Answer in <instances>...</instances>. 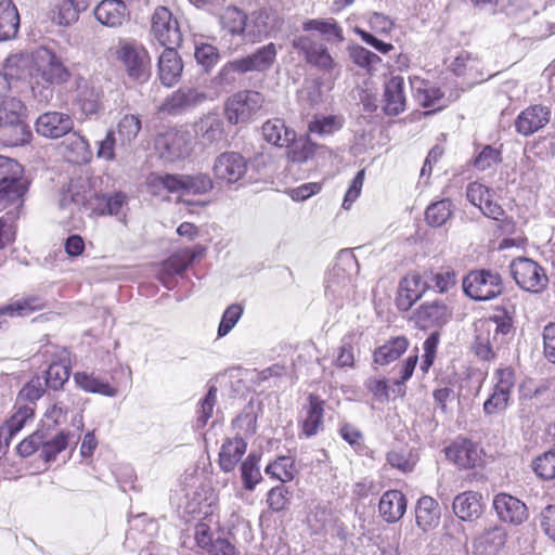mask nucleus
<instances>
[{
  "mask_svg": "<svg viewBox=\"0 0 555 555\" xmlns=\"http://www.w3.org/2000/svg\"><path fill=\"white\" fill-rule=\"evenodd\" d=\"M80 10H83L82 7H78L76 2L72 0H62L57 4L54 21L61 26H68L78 20Z\"/></svg>",
  "mask_w": 555,
  "mask_h": 555,
  "instance_id": "e2e57ef3",
  "label": "nucleus"
},
{
  "mask_svg": "<svg viewBox=\"0 0 555 555\" xmlns=\"http://www.w3.org/2000/svg\"><path fill=\"white\" fill-rule=\"evenodd\" d=\"M204 249L202 247H195L194 249H183L180 253L171 256L166 261L167 270L180 274L186 270V268L194 261V259L202 255Z\"/></svg>",
  "mask_w": 555,
  "mask_h": 555,
  "instance_id": "864d4df0",
  "label": "nucleus"
},
{
  "mask_svg": "<svg viewBox=\"0 0 555 555\" xmlns=\"http://www.w3.org/2000/svg\"><path fill=\"white\" fill-rule=\"evenodd\" d=\"M194 134L202 147L217 146L225 138L223 120L218 114L209 113L194 124Z\"/></svg>",
  "mask_w": 555,
  "mask_h": 555,
  "instance_id": "a211bd4d",
  "label": "nucleus"
},
{
  "mask_svg": "<svg viewBox=\"0 0 555 555\" xmlns=\"http://www.w3.org/2000/svg\"><path fill=\"white\" fill-rule=\"evenodd\" d=\"M506 532L501 527H492L485 530L474 543L478 555H495L505 544Z\"/></svg>",
  "mask_w": 555,
  "mask_h": 555,
  "instance_id": "72a5a7b5",
  "label": "nucleus"
},
{
  "mask_svg": "<svg viewBox=\"0 0 555 555\" xmlns=\"http://www.w3.org/2000/svg\"><path fill=\"white\" fill-rule=\"evenodd\" d=\"M324 401L315 395L309 396V406L302 421V434L309 438L319 433L323 424Z\"/></svg>",
  "mask_w": 555,
  "mask_h": 555,
  "instance_id": "ea45409f",
  "label": "nucleus"
},
{
  "mask_svg": "<svg viewBox=\"0 0 555 555\" xmlns=\"http://www.w3.org/2000/svg\"><path fill=\"white\" fill-rule=\"evenodd\" d=\"M78 101L86 114H95L101 108L100 92L90 88L86 81L78 85Z\"/></svg>",
  "mask_w": 555,
  "mask_h": 555,
  "instance_id": "5fc2aeb1",
  "label": "nucleus"
},
{
  "mask_svg": "<svg viewBox=\"0 0 555 555\" xmlns=\"http://www.w3.org/2000/svg\"><path fill=\"white\" fill-rule=\"evenodd\" d=\"M415 518L417 526L426 531L436 527L440 519V508L431 496H422L416 505Z\"/></svg>",
  "mask_w": 555,
  "mask_h": 555,
  "instance_id": "58836bf2",
  "label": "nucleus"
},
{
  "mask_svg": "<svg viewBox=\"0 0 555 555\" xmlns=\"http://www.w3.org/2000/svg\"><path fill=\"white\" fill-rule=\"evenodd\" d=\"M114 54L130 79L145 82L150 78L151 57L142 44L135 41L121 40Z\"/></svg>",
  "mask_w": 555,
  "mask_h": 555,
  "instance_id": "39448f33",
  "label": "nucleus"
},
{
  "mask_svg": "<svg viewBox=\"0 0 555 555\" xmlns=\"http://www.w3.org/2000/svg\"><path fill=\"white\" fill-rule=\"evenodd\" d=\"M493 507L499 518L505 522L520 525L528 518L525 503L507 493L496 494L493 500Z\"/></svg>",
  "mask_w": 555,
  "mask_h": 555,
  "instance_id": "5701e85b",
  "label": "nucleus"
},
{
  "mask_svg": "<svg viewBox=\"0 0 555 555\" xmlns=\"http://www.w3.org/2000/svg\"><path fill=\"white\" fill-rule=\"evenodd\" d=\"M408 347L409 340L405 336L392 337L374 351V362L379 365H387L399 359Z\"/></svg>",
  "mask_w": 555,
  "mask_h": 555,
  "instance_id": "e433bc0d",
  "label": "nucleus"
},
{
  "mask_svg": "<svg viewBox=\"0 0 555 555\" xmlns=\"http://www.w3.org/2000/svg\"><path fill=\"white\" fill-rule=\"evenodd\" d=\"M211 12L219 16L220 25L233 36H243L247 15L236 7H228L222 12L217 8Z\"/></svg>",
  "mask_w": 555,
  "mask_h": 555,
  "instance_id": "79ce46f5",
  "label": "nucleus"
},
{
  "mask_svg": "<svg viewBox=\"0 0 555 555\" xmlns=\"http://www.w3.org/2000/svg\"><path fill=\"white\" fill-rule=\"evenodd\" d=\"M422 85H424L423 88L416 89V99L420 105H422L425 108H431L433 112L439 111L442 107L447 106L448 100L444 99L443 93L439 88L428 86L423 81Z\"/></svg>",
  "mask_w": 555,
  "mask_h": 555,
  "instance_id": "49530a36",
  "label": "nucleus"
},
{
  "mask_svg": "<svg viewBox=\"0 0 555 555\" xmlns=\"http://www.w3.org/2000/svg\"><path fill=\"white\" fill-rule=\"evenodd\" d=\"M263 139L275 146H288L295 139V131L285 126L284 120L273 118L262 125Z\"/></svg>",
  "mask_w": 555,
  "mask_h": 555,
  "instance_id": "f704fd0d",
  "label": "nucleus"
},
{
  "mask_svg": "<svg viewBox=\"0 0 555 555\" xmlns=\"http://www.w3.org/2000/svg\"><path fill=\"white\" fill-rule=\"evenodd\" d=\"M550 119L551 109L547 106L531 105L517 116L515 128L519 134L529 137L545 127Z\"/></svg>",
  "mask_w": 555,
  "mask_h": 555,
  "instance_id": "aec40b11",
  "label": "nucleus"
},
{
  "mask_svg": "<svg viewBox=\"0 0 555 555\" xmlns=\"http://www.w3.org/2000/svg\"><path fill=\"white\" fill-rule=\"evenodd\" d=\"M463 289L474 300H491L502 293L503 281L490 270L473 271L464 279Z\"/></svg>",
  "mask_w": 555,
  "mask_h": 555,
  "instance_id": "6e6552de",
  "label": "nucleus"
},
{
  "mask_svg": "<svg viewBox=\"0 0 555 555\" xmlns=\"http://www.w3.org/2000/svg\"><path fill=\"white\" fill-rule=\"evenodd\" d=\"M278 54L276 44L270 42L258 48L253 53L238 57L245 74L251 72L262 73L269 70L275 62Z\"/></svg>",
  "mask_w": 555,
  "mask_h": 555,
  "instance_id": "bb28decb",
  "label": "nucleus"
},
{
  "mask_svg": "<svg viewBox=\"0 0 555 555\" xmlns=\"http://www.w3.org/2000/svg\"><path fill=\"white\" fill-rule=\"evenodd\" d=\"M302 29L306 33L315 31L323 36L326 41H343V30L333 18L326 20H309L302 24Z\"/></svg>",
  "mask_w": 555,
  "mask_h": 555,
  "instance_id": "a18cd8bd",
  "label": "nucleus"
},
{
  "mask_svg": "<svg viewBox=\"0 0 555 555\" xmlns=\"http://www.w3.org/2000/svg\"><path fill=\"white\" fill-rule=\"evenodd\" d=\"M33 65V52L29 53H16L10 55L5 61L7 76L21 77L26 70Z\"/></svg>",
  "mask_w": 555,
  "mask_h": 555,
  "instance_id": "680f3d73",
  "label": "nucleus"
},
{
  "mask_svg": "<svg viewBox=\"0 0 555 555\" xmlns=\"http://www.w3.org/2000/svg\"><path fill=\"white\" fill-rule=\"evenodd\" d=\"M263 96L257 91H240L233 94L225 104V114L230 124L245 122L262 106Z\"/></svg>",
  "mask_w": 555,
  "mask_h": 555,
  "instance_id": "9b49d317",
  "label": "nucleus"
},
{
  "mask_svg": "<svg viewBox=\"0 0 555 555\" xmlns=\"http://www.w3.org/2000/svg\"><path fill=\"white\" fill-rule=\"evenodd\" d=\"M532 469L543 480L555 478V449L544 452L532 462Z\"/></svg>",
  "mask_w": 555,
  "mask_h": 555,
  "instance_id": "4d7b16f0",
  "label": "nucleus"
},
{
  "mask_svg": "<svg viewBox=\"0 0 555 555\" xmlns=\"http://www.w3.org/2000/svg\"><path fill=\"white\" fill-rule=\"evenodd\" d=\"M69 366L65 362H52L44 373V385L53 390L61 389L69 378Z\"/></svg>",
  "mask_w": 555,
  "mask_h": 555,
  "instance_id": "603ef678",
  "label": "nucleus"
},
{
  "mask_svg": "<svg viewBox=\"0 0 555 555\" xmlns=\"http://www.w3.org/2000/svg\"><path fill=\"white\" fill-rule=\"evenodd\" d=\"M343 127V118L338 116L315 117L309 125V130L319 134H332Z\"/></svg>",
  "mask_w": 555,
  "mask_h": 555,
  "instance_id": "69168bd1",
  "label": "nucleus"
},
{
  "mask_svg": "<svg viewBox=\"0 0 555 555\" xmlns=\"http://www.w3.org/2000/svg\"><path fill=\"white\" fill-rule=\"evenodd\" d=\"M477 334L473 343L475 354L483 360L491 361L495 358L496 351L500 349L501 343L496 336H492L491 324L482 323L477 327Z\"/></svg>",
  "mask_w": 555,
  "mask_h": 555,
  "instance_id": "c756f323",
  "label": "nucleus"
},
{
  "mask_svg": "<svg viewBox=\"0 0 555 555\" xmlns=\"http://www.w3.org/2000/svg\"><path fill=\"white\" fill-rule=\"evenodd\" d=\"M95 18L104 26L120 27L129 12L122 0H102L94 9Z\"/></svg>",
  "mask_w": 555,
  "mask_h": 555,
  "instance_id": "a878e982",
  "label": "nucleus"
},
{
  "mask_svg": "<svg viewBox=\"0 0 555 555\" xmlns=\"http://www.w3.org/2000/svg\"><path fill=\"white\" fill-rule=\"evenodd\" d=\"M452 509L463 521H474L483 513L482 495L477 491H464L453 499Z\"/></svg>",
  "mask_w": 555,
  "mask_h": 555,
  "instance_id": "b1692460",
  "label": "nucleus"
},
{
  "mask_svg": "<svg viewBox=\"0 0 555 555\" xmlns=\"http://www.w3.org/2000/svg\"><path fill=\"white\" fill-rule=\"evenodd\" d=\"M99 194L91 190L85 180L73 181L67 191L62 193L60 207H77L88 215L98 212Z\"/></svg>",
  "mask_w": 555,
  "mask_h": 555,
  "instance_id": "2eb2a0df",
  "label": "nucleus"
},
{
  "mask_svg": "<svg viewBox=\"0 0 555 555\" xmlns=\"http://www.w3.org/2000/svg\"><path fill=\"white\" fill-rule=\"evenodd\" d=\"M264 472L273 479L283 483L288 482L295 477V462L291 456H279L266 467Z\"/></svg>",
  "mask_w": 555,
  "mask_h": 555,
  "instance_id": "de8ad7c7",
  "label": "nucleus"
},
{
  "mask_svg": "<svg viewBox=\"0 0 555 555\" xmlns=\"http://www.w3.org/2000/svg\"><path fill=\"white\" fill-rule=\"evenodd\" d=\"M453 214V205L450 199H441L430 204L425 211V219L431 227H441Z\"/></svg>",
  "mask_w": 555,
  "mask_h": 555,
  "instance_id": "8fccbe9b",
  "label": "nucleus"
},
{
  "mask_svg": "<svg viewBox=\"0 0 555 555\" xmlns=\"http://www.w3.org/2000/svg\"><path fill=\"white\" fill-rule=\"evenodd\" d=\"M191 134L188 130L170 129L155 139V151L169 163L184 159L191 152Z\"/></svg>",
  "mask_w": 555,
  "mask_h": 555,
  "instance_id": "1a4fd4ad",
  "label": "nucleus"
},
{
  "mask_svg": "<svg viewBox=\"0 0 555 555\" xmlns=\"http://www.w3.org/2000/svg\"><path fill=\"white\" fill-rule=\"evenodd\" d=\"M286 147L287 157L293 163H305L314 154V145L306 138H295Z\"/></svg>",
  "mask_w": 555,
  "mask_h": 555,
  "instance_id": "13d9d810",
  "label": "nucleus"
},
{
  "mask_svg": "<svg viewBox=\"0 0 555 555\" xmlns=\"http://www.w3.org/2000/svg\"><path fill=\"white\" fill-rule=\"evenodd\" d=\"M405 108L404 79L393 76L385 83L384 111L387 115L396 116Z\"/></svg>",
  "mask_w": 555,
  "mask_h": 555,
  "instance_id": "c85d7f7f",
  "label": "nucleus"
},
{
  "mask_svg": "<svg viewBox=\"0 0 555 555\" xmlns=\"http://www.w3.org/2000/svg\"><path fill=\"white\" fill-rule=\"evenodd\" d=\"M448 318V307L438 300L423 304L416 312V319L423 326L443 324Z\"/></svg>",
  "mask_w": 555,
  "mask_h": 555,
  "instance_id": "37998d69",
  "label": "nucleus"
},
{
  "mask_svg": "<svg viewBox=\"0 0 555 555\" xmlns=\"http://www.w3.org/2000/svg\"><path fill=\"white\" fill-rule=\"evenodd\" d=\"M247 443L241 437L228 439L219 454V465L223 472H232L246 452Z\"/></svg>",
  "mask_w": 555,
  "mask_h": 555,
  "instance_id": "c9c22d12",
  "label": "nucleus"
},
{
  "mask_svg": "<svg viewBox=\"0 0 555 555\" xmlns=\"http://www.w3.org/2000/svg\"><path fill=\"white\" fill-rule=\"evenodd\" d=\"M26 107L16 98L0 101V140L7 146L26 144L31 139L29 126L23 120Z\"/></svg>",
  "mask_w": 555,
  "mask_h": 555,
  "instance_id": "7ed1b4c3",
  "label": "nucleus"
},
{
  "mask_svg": "<svg viewBox=\"0 0 555 555\" xmlns=\"http://www.w3.org/2000/svg\"><path fill=\"white\" fill-rule=\"evenodd\" d=\"M216 500L214 490L199 476L193 474L186 475L180 489L171 495V502L179 511L204 518L212 514Z\"/></svg>",
  "mask_w": 555,
  "mask_h": 555,
  "instance_id": "f03ea898",
  "label": "nucleus"
},
{
  "mask_svg": "<svg viewBox=\"0 0 555 555\" xmlns=\"http://www.w3.org/2000/svg\"><path fill=\"white\" fill-rule=\"evenodd\" d=\"M23 167L10 157L0 155V206H22L23 196L28 190V181L23 176Z\"/></svg>",
  "mask_w": 555,
  "mask_h": 555,
  "instance_id": "20e7f679",
  "label": "nucleus"
},
{
  "mask_svg": "<svg viewBox=\"0 0 555 555\" xmlns=\"http://www.w3.org/2000/svg\"><path fill=\"white\" fill-rule=\"evenodd\" d=\"M74 121L69 115L60 112H48L36 121V130L46 138L57 139L73 130Z\"/></svg>",
  "mask_w": 555,
  "mask_h": 555,
  "instance_id": "4be33fe9",
  "label": "nucleus"
},
{
  "mask_svg": "<svg viewBox=\"0 0 555 555\" xmlns=\"http://www.w3.org/2000/svg\"><path fill=\"white\" fill-rule=\"evenodd\" d=\"M194 56L205 70H210L219 61V51L209 43L196 44Z\"/></svg>",
  "mask_w": 555,
  "mask_h": 555,
  "instance_id": "774afa93",
  "label": "nucleus"
},
{
  "mask_svg": "<svg viewBox=\"0 0 555 555\" xmlns=\"http://www.w3.org/2000/svg\"><path fill=\"white\" fill-rule=\"evenodd\" d=\"M387 462L390 466L403 472H411L416 463L415 456L406 449L392 450L387 454Z\"/></svg>",
  "mask_w": 555,
  "mask_h": 555,
  "instance_id": "338daca9",
  "label": "nucleus"
},
{
  "mask_svg": "<svg viewBox=\"0 0 555 555\" xmlns=\"http://www.w3.org/2000/svg\"><path fill=\"white\" fill-rule=\"evenodd\" d=\"M168 181L176 193L181 195H201L214 188V182L207 173L175 175V179Z\"/></svg>",
  "mask_w": 555,
  "mask_h": 555,
  "instance_id": "393cba45",
  "label": "nucleus"
},
{
  "mask_svg": "<svg viewBox=\"0 0 555 555\" xmlns=\"http://www.w3.org/2000/svg\"><path fill=\"white\" fill-rule=\"evenodd\" d=\"M283 20L272 9L253 12L246 18L242 38L250 43L259 42L281 29Z\"/></svg>",
  "mask_w": 555,
  "mask_h": 555,
  "instance_id": "9d476101",
  "label": "nucleus"
},
{
  "mask_svg": "<svg viewBox=\"0 0 555 555\" xmlns=\"http://www.w3.org/2000/svg\"><path fill=\"white\" fill-rule=\"evenodd\" d=\"M349 54L354 64L367 72L374 70L376 65L382 62V59L377 54L361 46L350 47Z\"/></svg>",
  "mask_w": 555,
  "mask_h": 555,
  "instance_id": "bf43d9fd",
  "label": "nucleus"
},
{
  "mask_svg": "<svg viewBox=\"0 0 555 555\" xmlns=\"http://www.w3.org/2000/svg\"><path fill=\"white\" fill-rule=\"evenodd\" d=\"M446 456L459 467L473 468L481 461V450L473 441L457 438L446 448Z\"/></svg>",
  "mask_w": 555,
  "mask_h": 555,
  "instance_id": "412c9836",
  "label": "nucleus"
},
{
  "mask_svg": "<svg viewBox=\"0 0 555 555\" xmlns=\"http://www.w3.org/2000/svg\"><path fill=\"white\" fill-rule=\"evenodd\" d=\"M450 67L456 76L473 77L478 73L479 61L472 53L462 51L451 63Z\"/></svg>",
  "mask_w": 555,
  "mask_h": 555,
  "instance_id": "6e6d98bb",
  "label": "nucleus"
},
{
  "mask_svg": "<svg viewBox=\"0 0 555 555\" xmlns=\"http://www.w3.org/2000/svg\"><path fill=\"white\" fill-rule=\"evenodd\" d=\"M430 288V284L427 283L424 272L410 273L404 276L399 285L397 306L401 311H408L425 292Z\"/></svg>",
  "mask_w": 555,
  "mask_h": 555,
  "instance_id": "6ab92c4d",
  "label": "nucleus"
},
{
  "mask_svg": "<svg viewBox=\"0 0 555 555\" xmlns=\"http://www.w3.org/2000/svg\"><path fill=\"white\" fill-rule=\"evenodd\" d=\"M79 435L69 431H60L50 439L44 440L41 449V456L47 461L55 460L56 455L68 447H76Z\"/></svg>",
  "mask_w": 555,
  "mask_h": 555,
  "instance_id": "4c0bfd02",
  "label": "nucleus"
},
{
  "mask_svg": "<svg viewBox=\"0 0 555 555\" xmlns=\"http://www.w3.org/2000/svg\"><path fill=\"white\" fill-rule=\"evenodd\" d=\"M427 283H431L433 287L438 293H447L456 285V274L451 269H441L438 272L424 271Z\"/></svg>",
  "mask_w": 555,
  "mask_h": 555,
  "instance_id": "3c124183",
  "label": "nucleus"
},
{
  "mask_svg": "<svg viewBox=\"0 0 555 555\" xmlns=\"http://www.w3.org/2000/svg\"><path fill=\"white\" fill-rule=\"evenodd\" d=\"M74 378L77 385L88 392L100 393L106 397H116L118 393L116 387L94 374L78 372L74 375Z\"/></svg>",
  "mask_w": 555,
  "mask_h": 555,
  "instance_id": "c03bdc74",
  "label": "nucleus"
},
{
  "mask_svg": "<svg viewBox=\"0 0 555 555\" xmlns=\"http://www.w3.org/2000/svg\"><path fill=\"white\" fill-rule=\"evenodd\" d=\"M141 119L138 115L126 114L117 122L118 149L127 150L141 130Z\"/></svg>",
  "mask_w": 555,
  "mask_h": 555,
  "instance_id": "a19ab883",
  "label": "nucleus"
},
{
  "mask_svg": "<svg viewBox=\"0 0 555 555\" xmlns=\"http://www.w3.org/2000/svg\"><path fill=\"white\" fill-rule=\"evenodd\" d=\"M257 463V456L248 455L241 466L244 487L248 490H253L261 479L260 469Z\"/></svg>",
  "mask_w": 555,
  "mask_h": 555,
  "instance_id": "0e129e2a",
  "label": "nucleus"
},
{
  "mask_svg": "<svg viewBox=\"0 0 555 555\" xmlns=\"http://www.w3.org/2000/svg\"><path fill=\"white\" fill-rule=\"evenodd\" d=\"M358 273V261L349 250H341L327 273L326 289L332 294L344 296L352 287L353 276Z\"/></svg>",
  "mask_w": 555,
  "mask_h": 555,
  "instance_id": "0eeeda50",
  "label": "nucleus"
},
{
  "mask_svg": "<svg viewBox=\"0 0 555 555\" xmlns=\"http://www.w3.org/2000/svg\"><path fill=\"white\" fill-rule=\"evenodd\" d=\"M44 393L41 377H35L28 382L18 392L16 402L18 404H30L35 408V402Z\"/></svg>",
  "mask_w": 555,
  "mask_h": 555,
  "instance_id": "052dcab7",
  "label": "nucleus"
},
{
  "mask_svg": "<svg viewBox=\"0 0 555 555\" xmlns=\"http://www.w3.org/2000/svg\"><path fill=\"white\" fill-rule=\"evenodd\" d=\"M293 48L302 54L307 63L319 67L322 70H331L334 61L326 47L320 41L315 34H302L292 39Z\"/></svg>",
  "mask_w": 555,
  "mask_h": 555,
  "instance_id": "ddd939ff",
  "label": "nucleus"
},
{
  "mask_svg": "<svg viewBox=\"0 0 555 555\" xmlns=\"http://www.w3.org/2000/svg\"><path fill=\"white\" fill-rule=\"evenodd\" d=\"M182 61L176 48H166L158 59V76L166 87L176 85L182 74Z\"/></svg>",
  "mask_w": 555,
  "mask_h": 555,
  "instance_id": "cd10ccee",
  "label": "nucleus"
},
{
  "mask_svg": "<svg viewBox=\"0 0 555 555\" xmlns=\"http://www.w3.org/2000/svg\"><path fill=\"white\" fill-rule=\"evenodd\" d=\"M509 271L516 284L529 293H541L548 284L544 269L534 260L518 257L509 264Z\"/></svg>",
  "mask_w": 555,
  "mask_h": 555,
  "instance_id": "423d86ee",
  "label": "nucleus"
},
{
  "mask_svg": "<svg viewBox=\"0 0 555 555\" xmlns=\"http://www.w3.org/2000/svg\"><path fill=\"white\" fill-rule=\"evenodd\" d=\"M29 76L34 96L40 103H48L54 95L53 87L67 82L70 73L52 50L39 47L33 51Z\"/></svg>",
  "mask_w": 555,
  "mask_h": 555,
  "instance_id": "f257e3e1",
  "label": "nucleus"
},
{
  "mask_svg": "<svg viewBox=\"0 0 555 555\" xmlns=\"http://www.w3.org/2000/svg\"><path fill=\"white\" fill-rule=\"evenodd\" d=\"M14 409L13 415L1 426V439L3 438L7 444L24 426L34 421L33 405L16 402Z\"/></svg>",
  "mask_w": 555,
  "mask_h": 555,
  "instance_id": "2f4dec72",
  "label": "nucleus"
},
{
  "mask_svg": "<svg viewBox=\"0 0 555 555\" xmlns=\"http://www.w3.org/2000/svg\"><path fill=\"white\" fill-rule=\"evenodd\" d=\"M20 29V14L12 0L0 1V41L16 37Z\"/></svg>",
  "mask_w": 555,
  "mask_h": 555,
  "instance_id": "473e14b6",
  "label": "nucleus"
},
{
  "mask_svg": "<svg viewBox=\"0 0 555 555\" xmlns=\"http://www.w3.org/2000/svg\"><path fill=\"white\" fill-rule=\"evenodd\" d=\"M152 33L166 48H177L182 42L178 20L166 7H157L152 15Z\"/></svg>",
  "mask_w": 555,
  "mask_h": 555,
  "instance_id": "4468645a",
  "label": "nucleus"
},
{
  "mask_svg": "<svg viewBox=\"0 0 555 555\" xmlns=\"http://www.w3.org/2000/svg\"><path fill=\"white\" fill-rule=\"evenodd\" d=\"M479 209L487 218L498 221L499 228L503 233H514L515 223L513 219L505 215L504 209L498 203L493 202L492 197L488 198Z\"/></svg>",
  "mask_w": 555,
  "mask_h": 555,
  "instance_id": "09e8293b",
  "label": "nucleus"
},
{
  "mask_svg": "<svg viewBox=\"0 0 555 555\" xmlns=\"http://www.w3.org/2000/svg\"><path fill=\"white\" fill-rule=\"evenodd\" d=\"M247 171V160L236 152L221 153L214 162L212 172L218 181L229 184L241 180Z\"/></svg>",
  "mask_w": 555,
  "mask_h": 555,
  "instance_id": "dca6fc26",
  "label": "nucleus"
},
{
  "mask_svg": "<svg viewBox=\"0 0 555 555\" xmlns=\"http://www.w3.org/2000/svg\"><path fill=\"white\" fill-rule=\"evenodd\" d=\"M206 99L203 92L195 88L181 87L169 94L158 106V113L177 116L194 108Z\"/></svg>",
  "mask_w": 555,
  "mask_h": 555,
  "instance_id": "f3484780",
  "label": "nucleus"
},
{
  "mask_svg": "<svg viewBox=\"0 0 555 555\" xmlns=\"http://www.w3.org/2000/svg\"><path fill=\"white\" fill-rule=\"evenodd\" d=\"M293 48L302 54L307 63L319 67L322 70H331L334 61L326 47L320 41L315 34H302L292 39Z\"/></svg>",
  "mask_w": 555,
  "mask_h": 555,
  "instance_id": "f8f14e48",
  "label": "nucleus"
},
{
  "mask_svg": "<svg viewBox=\"0 0 555 555\" xmlns=\"http://www.w3.org/2000/svg\"><path fill=\"white\" fill-rule=\"evenodd\" d=\"M378 509L387 522L398 521L406 511L404 494L399 490L386 491L379 500Z\"/></svg>",
  "mask_w": 555,
  "mask_h": 555,
  "instance_id": "7c9ffc66",
  "label": "nucleus"
}]
</instances>
